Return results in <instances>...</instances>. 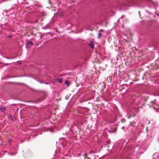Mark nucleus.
Returning a JSON list of instances; mask_svg holds the SVG:
<instances>
[{"instance_id": "9b49d317", "label": "nucleus", "mask_w": 159, "mask_h": 159, "mask_svg": "<svg viewBox=\"0 0 159 159\" xmlns=\"http://www.w3.org/2000/svg\"><path fill=\"white\" fill-rule=\"evenodd\" d=\"M8 37L10 38V37H11V36L10 35Z\"/></svg>"}, {"instance_id": "9d476101", "label": "nucleus", "mask_w": 159, "mask_h": 159, "mask_svg": "<svg viewBox=\"0 0 159 159\" xmlns=\"http://www.w3.org/2000/svg\"><path fill=\"white\" fill-rule=\"evenodd\" d=\"M124 128H125V127H124V126H123V127H122V129H124Z\"/></svg>"}, {"instance_id": "f257e3e1", "label": "nucleus", "mask_w": 159, "mask_h": 159, "mask_svg": "<svg viewBox=\"0 0 159 159\" xmlns=\"http://www.w3.org/2000/svg\"><path fill=\"white\" fill-rule=\"evenodd\" d=\"M89 45L91 48H94V44L92 42L90 43Z\"/></svg>"}, {"instance_id": "0eeeda50", "label": "nucleus", "mask_w": 159, "mask_h": 159, "mask_svg": "<svg viewBox=\"0 0 159 159\" xmlns=\"http://www.w3.org/2000/svg\"><path fill=\"white\" fill-rule=\"evenodd\" d=\"M101 35V33H98V38H100Z\"/></svg>"}, {"instance_id": "f03ea898", "label": "nucleus", "mask_w": 159, "mask_h": 159, "mask_svg": "<svg viewBox=\"0 0 159 159\" xmlns=\"http://www.w3.org/2000/svg\"><path fill=\"white\" fill-rule=\"evenodd\" d=\"M0 109L2 112H4L6 110V108L4 107H2L0 106Z\"/></svg>"}, {"instance_id": "423d86ee", "label": "nucleus", "mask_w": 159, "mask_h": 159, "mask_svg": "<svg viewBox=\"0 0 159 159\" xmlns=\"http://www.w3.org/2000/svg\"><path fill=\"white\" fill-rule=\"evenodd\" d=\"M69 83V81L68 80H66L65 81V83L67 85V86H68V83Z\"/></svg>"}, {"instance_id": "20e7f679", "label": "nucleus", "mask_w": 159, "mask_h": 159, "mask_svg": "<svg viewBox=\"0 0 159 159\" xmlns=\"http://www.w3.org/2000/svg\"><path fill=\"white\" fill-rule=\"evenodd\" d=\"M57 80H58V82L60 83H61L62 82V80L59 79H57Z\"/></svg>"}, {"instance_id": "6e6552de", "label": "nucleus", "mask_w": 159, "mask_h": 159, "mask_svg": "<svg viewBox=\"0 0 159 159\" xmlns=\"http://www.w3.org/2000/svg\"><path fill=\"white\" fill-rule=\"evenodd\" d=\"M45 84H48V82H46L45 83Z\"/></svg>"}, {"instance_id": "1a4fd4ad", "label": "nucleus", "mask_w": 159, "mask_h": 159, "mask_svg": "<svg viewBox=\"0 0 159 159\" xmlns=\"http://www.w3.org/2000/svg\"><path fill=\"white\" fill-rule=\"evenodd\" d=\"M11 119L12 120H13L12 117V116H11Z\"/></svg>"}, {"instance_id": "7ed1b4c3", "label": "nucleus", "mask_w": 159, "mask_h": 159, "mask_svg": "<svg viewBox=\"0 0 159 159\" xmlns=\"http://www.w3.org/2000/svg\"><path fill=\"white\" fill-rule=\"evenodd\" d=\"M30 44L31 45H32L33 44V43L31 42V41H29V42H27L26 43V44Z\"/></svg>"}, {"instance_id": "39448f33", "label": "nucleus", "mask_w": 159, "mask_h": 159, "mask_svg": "<svg viewBox=\"0 0 159 159\" xmlns=\"http://www.w3.org/2000/svg\"><path fill=\"white\" fill-rule=\"evenodd\" d=\"M144 101V100L143 99H142L139 101L138 104H139L141 102H143Z\"/></svg>"}]
</instances>
